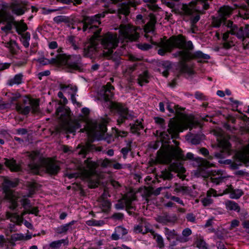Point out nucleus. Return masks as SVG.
<instances>
[{"label":"nucleus","mask_w":249,"mask_h":249,"mask_svg":"<svg viewBox=\"0 0 249 249\" xmlns=\"http://www.w3.org/2000/svg\"><path fill=\"white\" fill-rule=\"evenodd\" d=\"M115 135L116 137H124L127 135V132L124 131H121L118 129H115Z\"/></svg>","instance_id":"obj_52"},{"label":"nucleus","mask_w":249,"mask_h":249,"mask_svg":"<svg viewBox=\"0 0 249 249\" xmlns=\"http://www.w3.org/2000/svg\"><path fill=\"white\" fill-rule=\"evenodd\" d=\"M130 151H131V148L127 147H124L121 149V153H122L124 159H126L127 158L128 153Z\"/></svg>","instance_id":"obj_59"},{"label":"nucleus","mask_w":249,"mask_h":249,"mask_svg":"<svg viewBox=\"0 0 249 249\" xmlns=\"http://www.w3.org/2000/svg\"><path fill=\"white\" fill-rule=\"evenodd\" d=\"M107 130L106 126L104 124L99 123L97 121H89L86 123L84 128L81 129L80 131L86 132L89 137L99 140L104 138Z\"/></svg>","instance_id":"obj_11"},{"label":"nucleus","mask_w":249,"mask_h":249,"mask_svg":"<svg viewBox=\"0 0 249 249\" xmlns=\"http://www.w3.org/2000/svg\"><path fill=\"white\" fill-rule=\"evenodd\" d=\"M4 163L11 171H17L19 169L18 165L17 164L16 161L14 159H4Z\"/></svg>","instance_id":"obj_29"},{"label":"nucleus","mask_w":249,"mask_h":249,"mask_svg":"<svg viewBox=\"0 0 249 249\" xmlns=\"http://www.w3.org/2000/svg\"><path fill=\"white\" fill-rule=\"evenodd\" d=\"M11 239L14 241L24 240V236L21 233H15L11 235Z\"/></svg>","instance_id":"obj_50"},{"label":"nucleus","mask_w":249,"mask_h":249,"mask_svg":"<svg viewBox=\"0 0 249 249\" xmlns=\"http://www.w3.org/2000/svg\"><path fill=\"white\" fill-rule=\"evenodd\" d=\"M173 142L175 146H171L167 151L159 155L158 158L162 163L170 164V170L178 173L179 178L183 179L185 178L183 174L185 172V169L179 161L193 160L194 154L189 152L185 156L182 150L178 146V142L175 140H173Z\"/></svg>","instance_id":"obj_4"},{"label":"nucleus","mask_w":249,"mask_h":249,"mask_svg":"<svg viewBox=\"0 0 249 249\" xmlns=\"http://www.w3.org/2000/svg\"><path fill=\"white\" fill-rule=\"evenodd\" d=\"M230 100L231 101L232 107L233 108V109L239 112H240V111L238 110L237 108L238 105L241 104V103L237 100H234L232 98H230Z\"/></svg>","instance_id":"obj_51"},{"label":"nucleus","mask_w":249,"mask_h":249,"mask_svg":"<svg viewBox=\"0 0 249 249\" xmlns=\"http://www.w3.org/2000/svg\"><path fill=\"white\" fill-rule=\"evenodd\" d=\"M27 213H28V208L24 209V211L21 213V215L16 213H7V216L10 219L11 221H14L18 225H21L23 223V217Z\"/></svg>","instance_id":"obj_19"},{"label":"nucleus","mask_w":249,"mask_h":249,"mask_svg":"<svg viewBox=\"0 0 249 249\" xmlns=\"http://www.w3.org/2000/svg\"><path fill=\"white\" fill-rule=\"evenodd\" d=\"M152 231H154L152 229H150L149 228V225L147 224H145L144 226H143V227L142 229V231H141V233L144 234L147 232H150L152 234Z\"/></svg>","instance_id":"obj_57"},{"label":"nucleus","mask_w":249,"mask_h":249,"mask_svg":"<svg viewBox=\"0 0 249 249\" xmlns=\"http://www.w3.org/2000/svg\"><path fill=\"white\" fill-rule=\"evenodd\" d=\"M194 126V121L192 119H186L181 122L170 121L168 124L167 131H163L160 133V136L163 142H168V140L176 137L179 132H182L187 128L192 129Z\"/></svg>","instance_id":"obj_9"},{"label":"nucleus","mask_w":249,"mask_h":249,"mask_svg":"<svg viewBox=\"0 0 249 249\" xmlns=\"http://www.w3.org/2000/svg\"><path fill=\"white\" fill-rule=\"evenodd\" d=\"M199 152L205 156H208V159L209 160H212L213 158L212 156L209 155L208 150L205 148H202L200 149Z\"/></svg>","instance_id":"obj_56"},{"label":"nucleus","mask_w":249,"mask_h":249,"mask_svg":"<svg viewBox=\"0 0 249 249\" xmlns=\"http://www.w3.org/2000/svg\"><path fill=\"white\" fill-rule=\"evenodd\" d=\"M138 63H134L132 65H129L126 67L125 69L123 70V71L124 75L125 77L133 76L131 74L132 72L136 69V67Z\"/></svg>","instance_id":"obj_35"},{"label":"nucleus","mask_w":249,"mask_h":249,"mask_svg":"<svg viewBox=\"0 0 249 249\" xmlns=\"http://www.w3.org/2000/svg\"><path fill=\"white\" fill-rule=\"evenodd\" d=\"M12 12L18 16H20L25 13V7L24 6H21L18 3H16L13 6Z\"/></svg>","instance_id":"obj_31"},{"label":"nucleus","mask_w":249,"mask_h":249,"mask_svg":"<svg viewBox=\"0 0 249 249\" xmlns=\"http://www.w3.org/2000/svg\"><path fill=\"white\" fill-rule=\"evenodd\" d=\"M219 195H217V192L216 190H215L214 189H209L207 192V196L208 197H210L211 198V197L212 196H214V197H216V196H218Z\"/></svg>","instance_id":"obj_58"},{"label":"nucleus","mask_w":249,"mask_h":249,"mask_svg":"<svg viewBox=\"0 0 249 249\" xmlns=\"http://www.w3.org/2000/svg\"><path fill=\"white\" fill-rule=\"evenodd\" d=\"M96 163L88 159L78 166V172L68 174L67 177L70 179L81 178L83 179L89 181L91 188H96L98 186L97 181L93 183L91 181L96 178Z\"/></svg>","instance_id":"obj_7"},{"label":"nucleus","mask_w":249,"mask_h":249,"mask_svg":"<svg viewBox=\"0 0 249 249\" xmlns=\"http://www.w3.org/2000/svg\"><path fill=\"white\" fill-rule=\"evenodd\" d=\"M196 245L199 249H209L208 245L202 238H199L197 239Z\"/></svg>","instance_id":"obj_41"},{"label":"nucleus","mask_w":249,"mask_h":249,"mask_svg":"<svg viewBox=\"0 0 249 249\" xmlns=\"http://www.w3.org/2000/svg\"><path fill=\"white\" fill-rule=\"evenodd\" d=\"M105 16V13L98 14L91 17L84 16L79 23L82 26L84 32L93 33L89 42L82 51L86 57H91L98 50L100 46L103 48V55L108 59L116 60L118 57L116 52L113 53L114 49L117 46L119 39L120 40L135 41L139 37L138 30L130 24H121L119 28V36L116 34L108 33L103 36H100L101 29L98 28L101 24V18Z\"/></svg>","instance_id":"obj_1"},{"label":"nucleus","mask_w":249,"mask_h":249,"mask_svg":"<svg viewBox=\"0 0 249 249\" xmlns=\"http://www.w3.org/2000/svg\"><path fill=\"white\" fill-rule=\"evenodd\" d=\"M114 161H115L114 160L105 159L101 161L100 164L103 167H112V163Z\"/></svg>","instance_id":"obj_45"},{"label":"nucleus","mask_w":249,"mask_h":249,"mask_svg":"<svg viewBox=\"0 0 249 249\" xmlns=\"http://www.w3.org/2000/svg\"><path fill=\"white\" fill-rule=\"evenodd\" d=\"M23 75L21 73L16 74L13 78L8 80L7 84L12 86L14 85H19L23 83Z\"/></svg>","instance_id":"obj_25"},{"label":"nucleus","mask_w":249,"mask_h":249,"mask_svg":"<svg viewBox=\"0 0 249 249\" xmlns=\"http://www.w3.org/2000/svg\"><path fill=\"white\" fill-rule=\"evenodd\" d=\"M70 112L62 106L56 108V115L60 122L59 127L57 128L59 133H73L79 129L81 125L77 121H72L70 119Z\"/></svg>","instance_id":"obj_8"},{"label":"nucleus","mask_w":249,"mask_h":249,"mask_svg":"<svg viewBox=\"0 0 249 249\" xmlns=\"http://www.w3.org/2000/svg\"><path fill=\"white\" fill-rule=\"evenodd\" d=\"M154 119L155 123L159 125L162 129H165L166 125L165 120L163 118L159 117H154Z\"/></svg>","instance_id":"obj_43"},{"label":"nucleus","mask_w":249,"mask_h":249,"mask_svg":"<svg viewBox=\"0 0 249 249\" xmlns=\"http://www.w3.org/2000/svg\"><path fill=\"white\" fill-rule=\"evenodd\" d=\"M105 222L103 220H89L86 221V224L89 226H102Z\"/></svg>","instance_id":"obj_42"},{"label":"nucleus","mask_w":249,"mask_h":249,"mask_svg":"<svg viewBox=\"0 0 249 249\" xmlns=\"http://www.w3.org/2000/svg\"><path fill=\"white\" fill-rule=\"evenodd\" d=\"M219 144L226 149H228L230 147V144L227 141H225L223 142H220Z\"/></svg>","instance_id":"obj_64"},{"label":"nucleus","mask_w":249,"mask_h":249,"mask_svg":"<svg viewBox=\"0 0 249 249\" xmlns=\"http://www.w3.org/2000/svg\"><path fill=\"white\" fill-rule=\"evenodd\" d=\"M58 56H62L59 64H65L74 70H79L81 67V56L80 54L67 55L58 52Z\"/></svg>","instance_id":"obj_13"},{"label":"nucleus","mask_w":249,"mask_h":249,"mask_svg":"<svg viewBox=\"0 0 249 249\" xmlns=\"http://www.w3.org/2000/svg\"><path fill=\"white\" fill-rule=\"evenodd\" d=\"M75 223V221L72 220L68 223L55 228L54 229V231L58 234H66L67 232L71 231L73 230L72 226Z\"/></svg>","instance_id":"obj_20"},{"label":"nucleus","mask_w":249,"mask_h":249,"mask_svg":"<svg viewBox=\"0 0 249 249\" xmlns=\"http://www.w3.org/2000/svg\"><path fill=\"white\" fill-rule=\"evenodd\" d=\"M226 208L228 210L234 211L237 213H239L240 208L239 205L235 201L228 200L225 202Z\"/></svg>","instance_id":"obj_28"},{"label":"nucleus","mask_w":249,"mask_h":249,"mask_svg":"<svg viewBox=\"0 0 249 249\" xmlns=\"http://www.w3.org/2000/svg\"><path fill=\"white\" fill-rule=\"evenodd\" d=\"M239 160L242 162H246L249 160V144L239 153Z\"/></svg>","instance_id":"obj_33"},{"label":"nucleus","mask_w":249,"mask_h":249,"mask_svg":"<svg viewBox=\"0 0 249 249\" xmlns=\"http://www.w3.org/2000/svg\"><path fill=\"white\" fill-rule=\"evenodd\" d=\"M138 47L142 50L146 51L151 48L152 45L147 43L139 44H138Z\"/></svg>","instance_id":"obj_54"},{"label":"nucleus","mask_w":249,"mask_h":249,"mask_svg":"<svg viewBox=\"0 0 249 249\" xmlns=\"http://www.w3.org/2000/svg\"><path fill=\"white\" fill-rule=\"evenodd\" d=\"M20 202L24 209H27V208H28L31 206L30 200L25 196L21 199Z\"/></svg>","instance_id":"obj_48"},{"label":"nucleus","mask_w":249,"mask_h":249,"mask_svg":"<svg viewBox=\"0 0 249 249\" xmlns=\"http://www.w3.org/2000/svg\"><path fill=\"white\" fill-rule=\"evenodd\" d=\"M203 137L204 136L202 135H194L191 139V142L193 144H198L200 142Z\"/></svg>","instance_id":"obj_44"},{"label":"nucleus","mask_w":249,"mask_h":249,"mask_svg":"<svg viewBox=\"0 0 249 249\" xmlns=\"http://www.w3.org/2000/svg\"><path fill=\"white\" fill-rule=\"evenodd\" d=\"M130 130L133 133H137L143 128L141 122L136 121L134 124H130Z\"/></svg>","instance_id":"obj_36"},{"label":"nucleus","mask_w":249,"mask_h":249,"mask_svg":"<svg viewBox=\"0 0 249 249\" xmlns=\"http://www.w3.org/2000/svg\"><path fill=\"white\" fill-rule=\"evenodd\" d=\"M186 219L188 221L195 223L196 222V216L192 213H188L186 215Z\"/></svg>","instance_id":"obj_60"},{"label":"nucleus","mask_w":249,"mask_h":249,"mask_svg":"<svg viewBox=\"0 0 249 249\" xmlns=\"http://www.w3.org/2000/svg\"><path fill=\"white\" fill-rule=\"evenodd\" d=\"M164 233L168 240L174 239L177 235V233L175 230H170L168 228L165 227L164 229Z\"/></svg>","instance_id":"obj_39"},{"label":"nucleus","mask_w":249,"mask_h":249,"mask_svg":"<svg viewBox=\"0 0 249 249\" xmlns=\"http://www.w3.org/2000/svg\"><path fill=\"white\" fill-rule=\"evenodd\" d=\"M210 176L211 182L216 185H219L222 183L227 178L226 174L222 170L212 171Z\"/></svg>","instance_id":"obj_16"},{"label":"nucleus","mask_w":249,"mask_h":249,"mask_svg":"<svg viewBox=\"0 0 249 249\" xmlns=\"http://www.w3.org/2000/svg\"><path fill=\"white\" fill-rule=\"evenodd\" d=\"M192 234V231L189 228L184 229L182 231V236L178 240L181 242H186L188 240V237Z\"/></svg>","instance_id":"obj_34"},{"label":"nucleus","mask_w":249,"mask_h":249,"mask_svg":"<svg viewBox=\"0 0 249 249\" xmlns=\"http://www.w3.org/2000/svg\"><path fill=\"white\" fill-rule=\"evenodd\" d=\"M135 199V196L131 193H128L124 195L122 198L118 200L115 204V208L118 210L123 209L126 208L127 209H133L132 203Z\"/></svg>","instance_id":"obj_14"},{"label":"nucleus","mask_w":249,"mask_h":249,"mask_svg":"<svg viewBox=\"0 0 249 249\" xmlns=\"http://www.w3.org/2000/svg\"><path fill=\"white\" fill-rule=\"evenodd\" d=\"M156 221L163 225H167L169 223H174L177 220L176 216H171L167 214L158 216L156 218Z\"/></svg>","instance_id":"obj_21"},{"label":"nucleus","mask_w":249,"mask_h":249,"mask_svg":"<svg viewBox=\"0 0 249 249\" xmlns=\"http://www.w3.org/2000/svg\"><path fill=\"white\" fill-rule=\"evenodd\" d=\"M16 109L20 114L26 115L32 111L33 113L39 111V102L38 100L25 97L22 102L16 105Z\"/></svg>","instance_id":"obj_12"},{"label":"nucleus","mask_w":249,"mask_h":249,"mask_svg":"<svg viewBox=\"0 0 249 249\" xmlns=\"http://www.w3.org/2000/svg\"><path fill=\"white\" fill-rule=\"evenodd\" d=\"M17 185V183L16 181H14L9 179L6 178H3V181L2 183L3 192L6 195L8 194H11V192L10 191L11 188H14Z\"/></svg>","instance_id":"obj_24"},{"label":"nucleus","mask_w":249,"mask_h":249,"mask_svg":"<svg viewBox=\"0 0 249 249\" xmlns=\"http://www.w3.org/2000/svg\"><path fill=\"white\" fill-rule=\"evenodd\" d=\"M15 27L18 34H22L27 29V25L22 21L18 22L15 20Z\"/></svg>","instance_id":"obj_32"},{"label":"nucleus","mask_w":249,"mask_h":249,"mask_svg":"<svg viewBox=\"0 0 249 249\" xmlns=\"http://www.w3.org/2000/svg\"><path fill=\"white\" fill-rule=\"evenodd\" d=\"M149 78L148 72L147 71H144L142 74L139 75L138 78V82L139 84L142 86L144 84L148 82V79Z\"/></svg>","instance_id":"obj_37"},{"label":"nucleus","mask_w":249,"mask_h":249,"mask_svg":"<svg viewBox=\"0 0 249 249\" xmlns=\"http://www.w3.org/2000/svg\"><path fill=\"white\" fill-rule=\"evenodd\" d=\"M168 198H170L171 200L174 201L183 206L185 205L183 200L178 197L171 196Z\"/></svg>","instance_id":"obj_53"},{"label":"nucleus","mask_w":249,"mask_h":249,"mask_svg":"<svg viewBox=\"0 0 249 249\" xmlns=\"http://www.w3.org/2000/svg\"><path fill=\"white\" fill-rule=\"evenodd\" d=\"M0 249H8V243L3 235L0 236Z\"/></svg>","instance_id":"obj_46"},{"label":"nucleus","mask_w":249,"mask_h":249,"mask_svg":"<svg viewBox=\"0 0 249 249\" xmlns=\"http://www.w3.org/2000/svg\"><path fill=\"white\" fill-rule=\"evenodd\" d=\"M68 244V240L67 239H62L51 242L49 244V248L51 249H58L61 247L62 244L67 245Z\"/></svg>","instance_id":"obj_27"},{"label":"nucleus","mask_w":249,"mask_h":249,"mask_svg":"<svg viewBox=\"0 0 249 249\" xmlns=\"http://www.w3.org/2000/svg\"><path fill=\"white\" fill-rule=\"evenodd\" d=\"M30 40V34L29 32H26L25 34H21V41L23 45L25 48H28L29 46V41Z\"/></svg>","instance_id":"obj_38"},{"label":"nucleus","mask_w":249,"mask_h":249,"mask_svg":"<svg viewBox=\"0 0 249 249\" xmlns=\"http://www.w3.org/2000/svg\"><path fill=\"white\" fill-rule=\"evenodd\" d=\"M114 88L109 83H107L106 86H104L100 91L101 98L104 100L105 107L116 110L118 113L117 123L118 125L124 123L125 120L131 119L132 115L130 114L127 108L122 104L113 102L111 101L113 96Z\"/></svg>","instance_id":"obj_5"},{"label":"nucleus","mask_w":249,"mask_h":249,"mask_svg":"<svg viewBox=\"0 0 249 249\" xmlns=\"http://www.w3.org/2000/svg\"><path fill=\"white\" fill-rule=\"evenodd\" d=\"M28 156L33 160L29 164L31 172L34 174L41 175L44 171L50 174H56L60 170L58 164L51 159L41 158L36 151L28 153Z\"/></svg>","instance_id":"obj_6"},{"label":"nucleus","mask_w":249,"mask_h":249,"mask_svg":"<svg viewBox=\"0 0 249 249\" xmlns=\"http://www.w3.org/2000/svg\"><path fill=\"white\" fill-rule=\"evenodd\" d=\"M227 194H230L231 198L237 199L243 195L244 192L241 189H234L231 186H230L226 188L220 196Z\"/></svg>","instance_id":"obj_18"},{"label":"nucleus","mask_w":249,"mask_h":249,"mask_svg":"<svg viewBox=\"0 0 249 249\" xmlns=\"http://www.w3.org/2000/svg\"><path fill=\"white\" fill-rule=\"evenodd\" d=\"M38 211L37 207H32L30 206V207L28 208V213L29 214H34L37 215Z\"/></svg>","instance_id":"obj_61"},{"label":"nucleus","mask_w":249,"mask_h":249,"mask_svg":"<svg viewBox=\"0 0 249 249\" xmlns=\"http://www.w3.org/2000/svg\"><path fill=\"white\" fill-rule=\"evenodd\" d=\"M3 20L6 23L3 27H1V30L5 33V35L2 36V43L8 49L11 53H16L18 49V44L15 41L9 37L7 35V33L12 30L13 26H15V19L11 16H3L0 14V23Z\"/></svg>","instance_id":"obj_10"},{"label":"nucleus","mask_w":249,"mask_h":249,"mask_svg":"<svg viewBox=\"0 0 249 249\" xmlns=\"http://www.w3.org/2000/svg\"><path fill=\"white\" fill-rule=\"evenodd\" d=\"M154 29L155 20L152 19L144 26L145 37L148 40L150 41L152 45L160 48L158 53L160 55H164L166 53L171 52L175 48L180 49L179 51L173 53L172 55L175 57H180L179 67L181 72L189 74L193 73L192 68L186 63L187 61L195 59L198 62H202L210 58V56L208 54L204 53L200 51L191 53L184 50V40L179 36H172L168 39L160 38V40L159 42L153 41L152 36L150 34L153 35L154 34Z\"/></svg>","instance_id":"obj_2"},{"label":"nucleus","mask_w":249,"mask_h":249,"mask_svg":"<svg viewBox=\"0 0 249 249\" xmlns=\"http://www.w3.org/2000/svg\"><path fill=\"white\" fill-rule=\"evenodd\" d=\"M79 39L78 37L74 36H69L67 39V43L71 46L74 50H77L80 49Z\"/></svg>","instance_id":"obj_26"},{"label":"nucleus","mask_w":249,"mask_h":249,"mask_svg":"<svg viewBox=\"0 0 249 249\" xmlns=\"http://www.w3.org/2000/svg\"><path fill=\"white\" fill-rule=\"evenodd\" d=\"M113 3H117L121 2L118 5V14L124 15L125 16L130 13L129 8L131 6H133L134 0H112Z\"/></svg>","instance_id":"obj_15"},{"label":"nucleus","mask_w":249,"mask_h":249,"mask_svg":"<svg viewBox=\"0 0 249 249\" xmlns=\"http://www.w3.org/2000/svg\"><path fill=\"white\" fill-rule=\"evenodd\" d=\"M185 46L188 52L192 51L194 49V45L191 41H188L186 43Z\"/></svg>","instance_id":"obj_63"},{"label":"nucleus","mask_w":249,"mask_h":249,"mask_svg":"<svg viewBox=\"0 0 249 249\" xmlns=\"http://www.w3.org/2000/svg\"><path fill=\"white\" fill-rule=\"evenodd\" d=\"M152 235L157 243V246L160 249L164 247V240L162 236L155 231H152Z\"/></svg>","instance_id":"obj_30"},{"label":"nucleus","mask_w":249,"mask_h":249,"mask_svg":"<svg viewBox=\"0 0 249 249\" xmlns=\"http://www.w3.org/2000/svg\"><path fill=\"white\" fill-rule=\"evenodd\" d=\"M201 202L204 206H208L213 203V200L210 197L206 196V197L202 199Z\"/></svg>","instance_id":"obj_49"},{"label":"nucleus","mask_w":249,"mask_h":249,"mask_svg":"<svg viewBox=\"0 0 249 249\" xmlns=\"http://www.w3.org/2000/svg\"><path fill=\"white\" fill-rule=\"evenodd\" d=\"M127 233V230L122 226L116 227L111 238L113 240H118Z\"/></svg>","instance_id":"obj_22"},{"label":"nucleus","mask_w":249,"mask_h":249,"mask_svg":"<svg viewBox=\"0 0 249 249\" xmlns=\"http://www.w3.org/2000/svg\"><path fill=\"white\" fill-rule=\"evenodd\" d=\"M37 184L36 183H32L30 185L29 194L28 196L30 197L33 194L36 189Z\"/></svg>","instance_id":"obj_55"},{"label":"nucleus","mask_w":249,"mask_h":249,"mask_svg":"<svg viewBox=\"0 0 249 249\" xmlns=\"http://www.w3.org/2000/svg\"><path fill=\"white\" fill-rule=\"evenodd\" d=\"M111 203L110 202L106 199H103L100 202V207L104 212H108L110 208Z\"/></svg>","instance_id":"obj_40"},{"label":"nucleus","mask_w":249,"mask_h":249,"mask_svg":"<svg viewBox=\"0 0 249 249\" xmlns=\"http://www.w3.org/2000/svg\"><path fill=\"white\" fill-rule=\"evenodd\" d=\"M199 161L201 162V165L205 168L214 166V164L213 163L202 158H199Z\"/></svg>","instance_id":"obj_47"},{"label":"nucleus","mask_w":249,"mask_h":249,"mask_svg":"<svg viewBox=\"0 0 249 249\" xmlns=\"http://www.w3.org/2000/svg\"><path fill=\"white\" fill-rule=\"evenodd\" d=\"M240 222L237 219H233L231 222V225L230 229L231 230L233 229V228L238 227L239 225Z\"/></svg>","instance_id":"obj_62"},{"label":"nucleus","mask_w":249,"mask_h":249,"mask_svg":"<svg viewBox=\"0 0 249 249\" xmlns=\"http://www.w3.org/2000/svg\"><path fill=\"white\" fill-rule=\"evenodd\" d=\"M232 9L228 6L221 7L219 11V15L213 17L212 23L214 27H219L222 24L227 28L226 32L222 34L223 39L227 40L229 35H235L238 38L244 40L245 37H249V24H246L243 29V28H238L233 22L226 20V18L232 13Z\"/></svg>","instance_id":"obj_3"},{"label":"nucleus","mask_w":249,"mask_h":249,"mask_svg":"<svg viewBox=\"0 0 249 249\" xmlns=\"http://www.w3.org/2000/svg\"><path fill=\"white\" fill-rule=\"evenodd\" d=\"M60 89L64 93L70 95L72 103H75L76 101V96L77 92V88L76 86L72 85H66L64 84L60 85Z\"/></svg>","instance_id":"obj_17"},{"label":"nucleus","mask_w":249,"mask_h":249,"mask_svg":"<svg viewBox=\"0 0 249 249\" xmlns=\"http://www.w3.org/2000/svg\"><path fill=\"white\" fill-rule=\"evenodd\" d=\"M62 56H58V51L57 52L56 54L55 55L54 57L50 59L44 58H39L37 61L41 64L45 65L48 64H59L60 62H61V58Z\"/></svg>","instance_id":"obj_23"}]
</instances>
